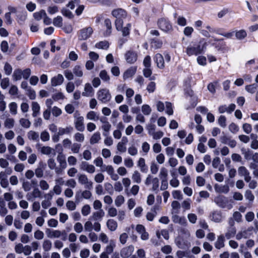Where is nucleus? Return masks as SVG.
<instances>
[{"mask_svg": "<svg viewBox=\"0 0 258 258\" xmlns=\"http://www.w3.org/2000/svg\"><path fill=\"white\" fill-rule=\"evenodd\" d=\"M207 47V43L204 41V38H202L197 44H195L194 46H188L186 47V54L191 55H198L200 54L204 53Z\"/></svg>", "mask_w": 258, "mask_h": 258, "instance_id": "obj_1", "label": "nucleus"}, {"mask_svg": "<svg viewBox=\"0 0 258 258\" xmlns=\"http://www.w3.org/2000/svg\"><path fill=\"white\" fill-rule=\"evenodd\" d=\"M113 17L115 18V28L116 30L120 29L121 26L123 25V20L127 17V12L125 9L117 8L113 9L111 12Z\"/></svg>", "mask_w": 258, "mask_h": 258, "instance_id": "obj_2", "label": "nucleus"}, {"mask_svg": "<svg viewBox=\"0 0 258 258\" xmlns=\"http://www.w3.org/2000/svg\"><path fill=\"white\" fill-rule=\"evenodd\" d=\"M157 25L162 31L168 32L173 30L171 23L166 18H160L157 20Z\"/></svg>", "mask_w": 258, "mask_h": 258, "instance_id": "obj_3", "label": "nucleus"}, {"mask_svg": "<svg viewBox=\"0 0 258 258\" xmlns=\"http://www.w3.org/2000/svg\"><path fill=\"white\" fill-rule=\"evenodd\" d=\"M98 100L106 103L111 100V96L108 89H101L97 92Z\"/></svg>", "mask_w": 258, "mask_h": 258, "instance_id": "obj_4", "label": "nucleus"}, {"mask_svg": "<svg viewBox=\"0 0 258 258\" xmlns=\"http://www.w3.org/2000/svg\"><path fill=\"white\" fill-rule=\"evenodd\" d=\"M214 202L218 207L222 208L228 207L229 209H231L232 207L231 204H229L228 199L224 196H217L214 199Z\"/></svg>", "mask_w": 258, "mask_h": 258, "instance_id": "obj_5", "label": "nucleus"}, {"mask_svg": "<svg viewBox=\"0 0 258 258\" xmlns=\"http://www.w3.org/2000/svg\"><path fill=\"white\" fill-rule=\"evenodd\" d=\"M93 32V30L91 27H88L79 30L78 37L79 40H86L90 37Z\"/></svg>", "mask_w": 258, "mask_h": 258, "instance_id": "obj_6", "label": "nucleus"}, {"mask_svg": "<svg viewBox=\"0 0 258 258\" xmlns=\"http://www.w3.org/2000/svg\"><path fill=\"white\" fill-rule=\"evenodd\" d=\"M125 58L127 63L133 64V63H135L138 59L137 53L134 51V50H127L125 53Z\"/></svg>", "mask_w": 258, "mask_h": 258, "instance_id": "obj_7", "label": "nucleus"}, {"mask_svg": "<svg viewBox=\"0 0 258 258\" xmlns=\"http://www.w3.org/2000/svg\"><path fill=\"white\" fill-rule=\"evenodd\" d=\"M214 40L217 41V43H214L213 44L215 48L219 51H224L226 50V43L224 41L223 38H217L214 39Z\"/></svg>", "mask_w": 258, "mask_h": 258, "instance_id": "obj_8", "label": "nucleus"}, {"mask_svg": "<svg viewBox=\"0 0 258 258\" xmlns=\"http://www.w3.org/2000/svg\"><path fill=\"white\" fill-rule=\"evenodd\" d=\"M155 62L157 64V68L160 69L165 68V61L163 56L160 53H156L153 57Z\"/></svg>", "mask_w": 258, "mask_h": 258, "instance_id": "obj_9", "label": "nucleus"}, {"mask_svg": "<svg viewBox=\"0 0 258 258\" xmlns=\"http://www.w3.org/2000/svg\"><path fill=\"white\" fill-rule=\"evenodd\" d=\"M75 127L77 130L79 131H84L85 126L84 124V117L80 116L77 117L75 121Z\"/></svg>", "mask_w": 258, "mask_h": 258, "instance_id": "obj_10", "label": "nucleus"}, {"mask_svg": "<svg viewBox=\"0 0 258 258\" xmlns=\"http://www.w3.org/2000/svg\"><path fill=\"white\" fill-rule=\"evenodd\" d=\"M64 78L61 74H58L57 76H54L51 79V85L52 86H56L60 85L63 82Z\"/></svg>", "mask_w": 258, "mask_h": 258, "instance_id": "obj_11", "label": "nucleus"}, {"mask_svg": "<svg viewBox=\"0 0 258 258\" xmlns=\"http://www.w3.org/2000/svg\"><path fill=\"white\" fill-rule=\"evenodd\" d=\"M137 71V67H132L128 68L125 71L123 74V78L124 80L127 79L128 78L133 77Z\"/></svg>", "mask_w": 258, "mask_h": 258, "instance_id": "obj_12", "label": "nucleus"}, {"mask_svg": "<svg viewBox=\"0 0 258 258\" xmlns=\"http://www.w3.org/2000/svg\"><path fill=\"white\" fill-rule=\"evenodd\" d=\"M232 224H231V226L229 227L228 231L225 233V236L228 239L234 237L236 233V229L234 227V221H232Z\"/></svg>", "mask_w": 258, "mask_h": 258, "instance_id": "obj_13", "label": "nucleus"}, {"mask_svg": "<svg viewBox=\"0 0 258 258\" xmlns=\"http://www.w3.org/2000/svg\"><path fill=\"white\" fill-rule=\"evenodd\" d=\"M132 27L131 23H128L126 24L125 26H121L120 29L117 30V31H121L123 36H126L131 33V29Z\"/></svg>", "mask_w": 258, "mask_h": 258, "instance_id": "obj_14", "label": "nucleus"}, {"mask_svg": "<svg viewBox=\"0 0 258 258\" xmlns=\"http://www.w3.org/2000/svg\"><path fill=\"white\" fill-rule=\"evenodd\" d=\"M84 89L85 92H83L82 93L83 96L87 97L89 96V95L92 96L94 90L90 83H86Z\"/></svg>", "mask_w": 258, "mask_h": 258, "instance_id": "obj_15", "label": "nucleus"}, {"mask_svg": "<svg viewBox=\"0 0 258 258\" xmlns=\"http://www.w3.org/2000/svg\"><path fill=\"white\" fill-rule=\"evenodd\" d=\"M211 216L214 222H220L222 220V213L219 211H214L212 213Z\"/></svg>", "mask_w": 258, "mask_h": 258, "instance_id": "obj_16", "label": "nucleus"}, {"mask_svg": "<svg viewBox=\"0 0 258 258\" xmlns=\"http://www.w3.org/2000/svg\"><path fill=\"white\" fill-rule=\"evenodd\" d=\"M107 227L110 231H115L117 228V223L114 219H108L106 223Z\"/></svg>", "mask_w": 258, "mask_h": 258, "instance_id": "obj_17", "label": "nucleus"}, {"mask_svg": "<svg viewBox=\"0 0 258 258\" xmlns=\"http://www.w3.org/2000/svg\"><path fill=\"white\" fill-rule=\"evenodd\" d=\"M225 238L223 235H220L217 241L215 243V246L217 249H220L224 246Z\"/></svg>", "mask_w": 258, "mask_h": 258, "instance_id": "obj_18", "label": "nucleus"}, {"mask_svg": "<svg viewBox=\"0 0 258 258\" xmlns=\"http://www.w3.org/2000/svg\"><path fill=\"white\" fill-rule=\"evenodd\" d=\"M151 43L152 47L155 49H160L163 46V41L157 38H152L151 40Z\"/></svg>", "mask_w": 258, "mask_h": 258, "instance_id": "obj_19", "label": "nucleus"}, {"mask_svg": "<svg viewBox=\"0 0 258 258\" xmlns=\"http://www.w3.org/2000/svg\"><path fill=\"white\" fill-rule=\"evenodd\" d=\"M132 254V250L130 246L123 248L120 251V255L123 258H128Z\"/></svg>", "mask_w": 258, "mask_h": 258, "instance_id": "obj_20", "label": "nucleus"}, {"mask_svg": "<svg viewBox=\"0 0 258 258\" xmlns=\"http://www.w3.org/2000/svg\"><path fill=\"white\" fill-rule=\"evenodd\" d=\"M184 95L185 97H195V93L194 90L191 88V85H189L186 86V87L184 88Z\"/></svg>", "mask_w": 258, "mask_h": 258, "instance_id": "obj_21", "label": "nucleus"}, {"mask_svg": "<svg viewBox=\"0 0 258 258\" xmlns=\"http://www.w3.org/2000/svg\"><path fill=\"white\" fill-rule=\"evenodd\" d=\"M46 234L49 237H59L60 236L61 231L59 230H51L50 229H47Z\"/></svg>", "mask_w": 258, "mask_h": 258, "instance_id": "obj_22", "label": "nucleus"}, {"mask_svg": "<svg viewBox=\"0 0 258 258\" xmlns=\"http://www.w3.org/2000/svg\"><path fill=\"white\" fill-rule=\"evenodd\" d=\"M104 24L107 28L106 31V35H111V30H112V25H111V20H110L109 18H106L105 20H104Z\"/></svg>", "mask_w": 258, "mask_h": 258, "instance_id": "obj_23", "label": "nucleus"}, {"mask_svg": "<svg viewBox=\"0 0 258 258\" xmlns=\"http://www.w3.org/2000/svg\"><path fill=\"white\" fill-rule=\"evenodd\" d=\"M109 43L107 41H101L96 44V47L98 49H108Z\"/></svg>", "mask_w": 258, "mask_h": 258, "instance_id": "obj_24", "label": "nucleus"}, {"mask_svg": "<svg viewBox=\"0 0 258 258\" xmlns=\"http://www.w3.org/2000/svg\"><path fill=\"white\" fill-rule=\"evenodd\" d=\"M236 38L238 40H243L247 36L246 31L244 29L239 30L235 32Z\"/></svg>", "mask_w": 258, "mask_h": 258, "instance_id": "obj_25", "label": "nucleus"}, {"mask_svg": "<svg viewBox=\"0 0 258 258\" xmlns=\"http://www.w3.org/2000/svg\"><path fill=\"white\" fill-rule=\"evenodd\" d=\"M257 87L258 85L256 83H253V84L246 85L245 86V90L249 93L253 94L256 91Z\"/></svg>", "mask_w": 258, "mask_h": 258, "instance_id": "obj_26", "label": "nucleus"}, {"mask_svg": "<svg viewBox=\"0 0 258 258\" xmlns=\"http://www.w3.org/2000/svg\"><path fill=\"white\" fill-rule=\"evenodd\" d=\"M32 109L33 111L32 115L33 116H36L39 113L40 106L37 102H32Z\"/></svg>", "mask_w": 258, "mask_h": 258, "instance_id": "obj_27", "label": "nucleus"}, {"mask_svg": "<svg viewBox=\"0 0 258 258\" xmlns=\"http://www.w3.org/2000/svg\"><path fill=\"white\" fill-rule=\"evenodd\" d=\"M100 139L101 136L100 133H95L93 134L90 138V143L91 144H94V143H98Z\"/></svg>", "mask_w": 258, "mask_h": 258, "instance_id": "obj_28", "label": "nucleus"}, {"mask_svg": "<svg viewBox=\"0 0 258 258\" xmlns=\"http://www.w3.org/2000/svg\"><path fill=\"white\" fill-rule=\"evenodd\" d=\"M43 15H46V12L44 9H41V11L34 12L33 14L34 18L37 21L41 20Z\"/></svg>", "mask_w": 258, "mask_h": 258, "instance_id": "obj_29", "label": "nucleus"}, {"mask_svg": "<svg viewBox=\"0 0 258 258\" xmlns=\"http://www.w3.org/2000/svg\"><path fill=\"white\" fill-rule=\"evenodd\" d=\"M215 188L216 191L227 193L229 191V187L228 185H224L220 186L216 184L215 185Z\"/></svg>", "mask_w": 258, "mask_h": 258, "instance_id": "obj_30", "label": "nucleus"}, {"mask_svg": "<svg viewBox=\"0 0 258 258\" xmlns=\"http://www.w3.org/2000/svg\"><path fill=\"white\" fill-rule=\"evenodd\" d=\"M101 121L102 122H103V123H104L102 125L103 129L106 133H108V132L109 131L110 129L111 128V125L109 123V122L107 120V118L106 117H104L103 119H101Z\"/></svg>", "mask_w": 258, "mask_h": 258, "instance_id": "obj_31", "label": "nucleus"}, {"mask_svg": "<svg viewBox=\"0 0 258 258\" xmlns=\"http://www.w3.org/2000/svg\"><path fill=\"white\" fill-rule=\"evenodd\" d=\"M22 71L21 69H17L14 72L13 77L15 80H20L22 78Z\"/></svg>", "mask_w": 258, "mask_h": 258, "instance_id": "obj_32", "label": "nucleus"}, {"mask_svg": "<svg viewBox=\"0 0 258 258\" xmlns=\"http://www.w3.org/2000/svg\"><path fill=\"white\" fill-rule=\"evenodd\" d=\"M61 14L66 17L69 18L70 19L73 18L74 17V15L71 11L69 10V9H62L61 11Z\"/></svg>", "mask_w": 258, "mask_h": 258, "instance_id": "obj_33", "label": "nucleus"}, {"mask_svg": "<svg viewBox=\"0 0 258 258\" xmlns=\"http://www.w3.org/2000/svg\"><path fill=\"white\" fill-rule=\"evenodd\" d=\"M62 18L61 16H57L53 18V23L54 26L57 27H61L62 26Z\"/></svg>", "mask_w": 258, "mask_h": 258, "instance_id": "obj_34", "label": "nucleus"}, {"mask_svg": "<svg viewBox=\"0 0 258 258\" xmlns=\"http://www.w3.org/2000/svg\"><path fill=\"white\" fill-rule=\"evenodd\" d=\"M19 122L21 126L25 128L29 127L31 124V122L30 120H28V119L25 118H21L20 119Z\"/></svg>", "mask_w": 258, "mask_h": 258, "instance_id": "obj_35", "label": "nucleus"}, {"mask_svg": "<svg viewBox=\"0 0 258 258\" xmlns=\"http://www.w3.org/2000/svg\"><path fill=\"white\" fill-rule=\"evenodd\" d=\"M241 151L242 153L244 154V158L246 160L251 159L252 157V153L251 152V151L249 150L246 151V150L244 149V148H242Z\"/></svg>", "mask_w": 258, "mask_h": 258, "instance_id": "obj_36", "label": "nucleus"}, {"mask_svg": "<svg viewBox=\"0 0 258 258\" xmlns=\"http://www.w3.org/2000/svg\"><path fill=\"white\" fill-rule=\"evenodd\" d=\"M14 123H15L14 119H13L12 118H7L4 122L5 126L9 128H12L13 127V126L14 125Z\"/></svg>", "mask_w": 258, "mask_h": 258, "instance_id": "obj_37", "label": "nucleus"}, {"mask_svg": "<svg viewBox=\"0 0 258 258\" xmlns=\"http://www.w3.org/2000/svg\"><path fill=\"white\" fill-rule=\"evenodd\" d=\"M52 243L49 240H45L43 241V248L44 251H48L51 248Z\"/></svg>", "mask_w": 258, "mask_h": 258, "instance_id": "obj_38", "label": "nucleus"}, {"mask_svg": "<svg viewBox=\"0 0 258 258\" xmlns=\"http://www.w3.org/2000/svg\"><path fill=\"white\" fill-rule=\"evenodd\" d=\"M124 201V199L123 196L119 195L116 197V198L115 199V204L117 207H120L121 205L123 204Z\"/></svg>", "mask_w": 258, "mask_h": 258, "instance_id": "obj_39", "label": "nucleus"}, {"mask_svg": "<svg viewBox=\"0 0 258 258\" xmlns=\"http://www.w3.org/2000/svg\"><path fill=\"white\" fill-rule=\"evenodd\" d=\"M197 61L199 64L202 66H205L207 64V58L206 56L203 55L198 56Z\"/></svg>", "mask_w": 258, "mask_h": 258, "instance_id": "obj_40", "label": "nucleus"}, {"mask_svg": "<svg viewBox=\"0 0 258 258\" xmlns=\"http://www.w3.org/2000/svg\"><path fill=\"white\" fill-rule=\"evenodd\" d=\"M132 178L136 183H140L141 181V174L138 171H135L134 172Z\"/></svg>", "mask_w": 258, "mask_h": 258, "instance_id": "obj_41", "label": "nucleus"}, {"mask_svg": "<svg viewBox=\"0 0 258 258\" xmlns=\"http://www.w3.org/2000/svg\"><path fill=\"white\" fill-rule=\"evenodd\" d=\"M9 108L12 114H16L17 112V104L16 103H10L9 104Z\"/></svg>", "mask_w": 258, "mask_h": 258, "instance_id": "obj_42", "label": "nucleus"}, {"mask_svg": "<svg viewBox=\"0 0 258 258\" xmlns=\"http://www.w3.org/2000/svg\"><path fill=\"white\" fill-rule=\"evenodd\" d=\"M99 76L101 79L104 81H108L110 80V77L106 70L101 71L99 74Z\"/></svg>", "mask_w": 258, "mask_h": 258, "instance_id": "obj_43", "label": "nucleus"}, {"mask_svg": "<svg viewBox=\"0 0 258 258\" xmlns=\"http://www.w3.org/2000/svg\"><path fill=\"white\" fill-rule=\"evenodd\" d=\"M104 215V212L103 210L101 209L98 212H96L93 213V218L95 220H97L98 219H100L101 217H103Z\"/></svg>", "mask_w": 258, "mask_h": 258, "instance_id": "obj_44", "label": "nucleus"}, {"mask_svg": "<svg viewBox=\"0 0 258 258\" xmlns=\"http://www.w3.org/2000/svg\"><path fill=\"white\" fill-rule=\"evenodd\" d=\"M166 113L167 114L171 115L173 113L172 109V104L170 102H166Z\"/></svg>", "mask_w": 258, "mask_h": 258, "instance_id": "obj_45", "label": "nucleus"}, {"mask_svg": "<svg viewBox=\"0 0 258 258\" xmlns=\"http://www.w3.org/2000/svg\"><path fill=\"white\" fill-rule=\"evenodd\" d=\"M91 208L89 205L84 206L81 210V212L83 216H87L90 213Z\"/></svg>", "mask_w": 258, "mask_h": 258, "instance_id": "obj_46", "label": "nucleus"}, {"mask_svg": "<svg viewBox=\"0 0 258 258\" xmlns=\"http://www.w3.org/2000/svg\"><path fill=\"white\" fill-rule=\"evenodd\" d=\"M74 72L76 76L82 77L83 75V71L79 65H76L74 68Z\"/></svg>", "mask_w": 258, "mask_h": 258, "instance_id": "obj_47", "label": "nucleus"}, {"mask_svg": "<svg viewBox=\"0 0 258 258\" xmlns=\"http://www.w3.org/2000/svg\"><path fill=\"white\" fill-rule=\"evenodd\" d=\"M143 64L145 68H150L151 65V58L150 55L145 56L143 60Z\"/></svg>", "mask_w": 258, "mask_h": 258, "instance_id": "obj_48", "label": "nucleus"}, {"mask_svg": "<svg viewBox=\"0 0 258 258\" xmlns=\"http://www.w3.org/2000/svg\"><path fill=\"white\" fill-rule=\"evenodd\" d=\"M218 123L221 127L226 126V117L224 115H221L218 119Z\"/></svg>", "mask_w": 258, "mask_h": 258, "instance_id": "obj_49", "label": "nucleus"}, {"mask_svg": "<svg viewBox=\"0 0 258 258\" xmlns=\"http://www.w3.org/2000/svg\"><path fill=\"white\" fill-rule=\"evenodd\" d=\"M142 109L143 114L146 115L150 114L151 112L152 111L151 107L148 105H143L142 107Z\"/></svg>", "mask_w": 258, "mask_h": 258, "instance_id": "obj_50", "label": "nucleus"}, {"mask_svg": "<svg viewBox=\"0 0 258 258\" xmlns=\"http://www.w3.org/2000/svg\"><path fill=\"white\" fill-rule=\"evenodd\" d=\"M4 71L6 74L9 75L12 74V67L9 62H7L4 65Z\"/></svg>", "mask_w": 258, "mask_h": 258, "instance_id": "obj_51", "label": "nucleus"}, {"mask_svg": "<svg viewBox=\"0 0 258 258\" xmlns=\"http://www.w3.org/2000/svg\"><path fill=\"white\" fill-rule=\"evenodd\" d=\"M156 89V83L154 82H150L147 87V90L150 93L154 92Z\"/></svg>", "mask_w": 258, "mask_h": 258, "instance_id": "obj_52", "label": "nucleus"}, {"mask_svg": "<svg viewBox=\"0 0 258 258\" xmlns=\"http://www.w3.org/2000/svg\"><path fill=\"white\" fill-rule=\"evenodd\" d=\"M194 30L192 27L186 26L184 28L183 33L185 36H190L193 33Z\"/></svg>", "mask_w": 258, "mask_h": 258, "instance_id": "obj_53", "label": "nucleus"}, {"mask_svg": "<svg viewBox=\"0 0 258 258\" xmlns=\"http://www.w3.org/2000/svg\"><path fill=\"white\" fill-rule=\"evenodd\" d=\"M105 189L110 194L112 195L113 192V187L110 183H105L104 184Z\"/></svg>", "mask_w": 258, "mask_h": 258, "instance_id": "obj_54", "label": "nucleus"}, {"mask_svg": "<svg viewBox=\"0 0 258 258\" xmlns=\"http://www.w3.org/2000/svg\"><path fill=\"white\" fill-rule=\"evenodd\" d=\"M66 207L68 209L72 211L76 209V205L74 201H69L66 203Z\"/></svg>", "mask_w": 258, "mask_h": 258, "instance_id": "obj_55", "label": "nucleus"}, {"mask_svg": "<svg viewBox=\"0 0 258 258\" xmlns=\"http://www.w3.org/2000/svg\"><path fill=\"white\" fill-rule=\"evenodd\" d=\"M29 138L33 140H36L39 138V135L35 131H30L28 133Z\"/></svg>", "mask_w": 258, "mask_h": 258, "instance_id": "obj_56", "label": "nucleus"}, {"mask_svg": "<svg viewBox=\"0 0 258 258\" xmlns=\"http://www.w3.org/2000/svg\"><path fill=\"white\" fill-rule=\"evenodd\" d=\"M159 179L157 177H155L152 179V189L153 190H158L159 187Z\"/></svg>", "mask_w": 258, "mask_h": 258, "instance_id": "obj_57", "label": "nucleus"}, {"mask_svg": "<svg viewBox=\"0 0 258 258\" xmlns=\"http://www.w3.org/2000/svg\"><path fill=\"white\" fill-rule=\"evenodd\" d=\"M248 170L244 166H241L238 168V174L240 176H244L248 172Z\"/></svg>", "mask_w": 258, "mask_h": 258, "instance_id": "obj_58", "label": "nucleus"}, {"mask_svg": "<svg viewBox=\"0 0 258 258\" xmlns=\"http://www.w3.org/2000/svg\"><path fill=\"white\" fill-rule=\"evenodd\" d=\"M172 196L174 199L181 200L182 199V195L180 190H174L172 192Z\"/></svg>", "mask_w": 258, "mask_h": 258, "instance_id": "obj_59", "label": "nucleus"}, {"mask_svg": "<svg viewBox=\"0 0 258 258\" xmlns=\"http://www.w3.org/2000/svg\"><path fill=\"white\" fill-rule=\"evenodd\" d=\"M245 198L248 199L249 201H253L254 200V196L252 194L251 190H246V192L245 194Z\"/></svg>", "mask_w": 258, "mask_h": 258, "instance_id": "obj_60", "label": "nucleus"}, {"mask_svg": "<svg viewBox=\"0 0 258 258\" xmlns=\"http://www.w3.org/2000/svg\"><path fill=\"white\" fill-rule=\"evenodd\" d=\"M40 138L42 141L46 142L49 139V135L47 131H43L41 134Z\"/></svg>", "mask_w": 258, "mask_h": 258, "instance_id": "obj_61", "label": "nucleus"}, {"mask_svg": "<svg viewBox=\"0 0 258 258\" xmlns=\"http://www.w3.org/2000/svg\"><path fill=\"white\" fill-rule=\"evenodd\" d=\"M52 98L54 101L63 99L64 96L61 93H58L52 95Z\"/></svg>", "mask_w": 258, "mask_h": 258, "instance_id": "obj_62", "label": "nucleus"}, {"mask_svg": "<svg viewBox=\"0 0 258 258\" xmlns=\"http://www.w3.org/2000/svg\"><path fill=\"white\" fill-rule=\"evenodd\" d=\"M90 254V251L88 249L85 248L82 249L80 252L81 257L82 258H87L88 257Z\"/></svg>", "mask_w": 258, "mask_h": 258, "instance_id": "obj_63", "label": "nucleus"}, {"mask_svg": "<svg viewBox=\"0 0 258 258\" xmlns=\"http://www.w3.org/2000/svg\"><path fill=\"white\" fill-rule=\"evenodd\" d=\"M243 129L245 133L249 134L251 133L252 127L250 124L245 123L243 124Z\"/></svg>", "mask_w": 258, "mask_h": 258, "instance_id": "obj_64", "label": "nucleus"}]
</instances>
